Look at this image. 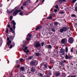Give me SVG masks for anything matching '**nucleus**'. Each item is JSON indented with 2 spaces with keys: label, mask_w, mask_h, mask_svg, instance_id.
Instances as JSON below:
<instances>
[{
  "label": "nucleus",
  "mask_w": 77,
  "mask_h": 77,
  "mask_svg": "<svg viewBox=\"0 0 77 77\" xmlns=\"http://www.w3.org/2000/svg\"><path fill=\"white\" fill-rule=\"evenodd\" d=\"M7 44L8 46H9L10 45V44H11V41H12L13 39H14V37H13V36H11L10 37V38H9L8 37L7 38Z\"/></svg>",
  "instance_id": "f257e3e1"
},
{
  "label": "nucleus",
  "mask_w": 77,
  "mask_h": 77,
  "mask_svg": "<svg viewBox=\"0 0 77 77\" xmlns=\"http://www.w3.org/2000/svg\"><path fill=\"white\" fill-rule=\"evenodd\" d=\"M40 68H42L44 70H46L47 69V65L46 64H41L40 65Z\"/></svg>",
  "instance_id": "f03ea898"
},
{
  "label": "nucleus",
  "mask_w": 77,
  "mask_h": 77,
  "mask_svg": "<svg viewBox=\"0 0 77 77\" xmlns=\"http://www.w3.org/2000/svg\"><path fill=\"white\" fill-rule=\"evenodd\" d=\"M34 46L35 47H36V48H38L41 47V44L38 41L36 42L34 44Z\"/></svg>",
  "instance_id": "7ed1b4c3"
},
{
  "label": "nucleus",
  "mask_w": 77,
  "mask_h": 77,
  "mask_svg": "<svg viewBox=\"0 0 77 77\" xmlns=\"http://www.w3.org/2000/svg\"><path fill=\"white\" fill-rule=\"evenodd\" d=\"M66 42H67V39H62L61 43V45L63 46L64 45H63V44H65L66 43Z\"/></svg>",
  "instance_id": "20e7f679"
},
{
  "label": "nucleus",
  "mask_w": 77,
  "mask_h": 77,
  "mask_svg": "<svg viewBox=\"0 0 77 77\" xmlns=\"http://www.w3.org/2000/svg\"><path fill=\"white\" fill-rule=\"evenodd\" d=\"M28 47H25V49L23 48V50L24 51V52L26 53V54L28 55V52H29V50L27 49Z\"/></svg>",
  "instance_id": "39448f33"
},
{
  "label": "nucleus",
  "mask_w": 77,
  "mask_h": 77,
  "mask_svg": "<svg viewBox=\"0 0 77 77\" xmlns=\"http://www.w3.org/2000/svg\"><path fill=\"white\" fill-rule=\"evenodd\" d=\"M21 10H15V11L13 13V15H14V16H15V15H17V13L18 12H21Z\"/></svg>",
  "instance_id": "423d86ee"
},
{
  "label": "nucleus",
  "mask_w": 77,
  "mask_h": 77,
  "mask_svg": "<svg viewBox=\"0 0 77 77\" xmlns=\"http://www.w3.org/2000/svg\"><path fill=\"white\" fill-rule=\"evenodd\" d=\"M74 40L72 37H70L69 38L68 42L70 44H72Z\"/></svg>",
  "instance_id": "0eeeda50"
},
{
  "label": "nucleus",
  "mask_w": 77,
  "mask_h": 77,
  "mask_svg": "<svg viewBox=\"0 0 77 77\" xmlns=\"http://www.w3.org/2000/svg\"><path fill=\"white\" fill-rule=\"evenodd\" d=\"M66 31V27H63L62 29H60V31L61 33H63V32Z\"/></svg>",
  "instance_id": "6e6552de"
},
{
  "label": "nucleus",
  "mask_w": 77,
  "mask_h": 77,
  "mask_svg": "<svg viewBox=\"0 0 77 77\" xmlns=\"http://www.w3.org/2000/svg\"><path fill=\"white\" fill-rule=\"evenodd\" d=\"M11 23L13 24V28L14 29H15V25H16V23L15 22L14 20H13L11 21Z\"/></svg>",
  "instance_id": "1a4fd4ad"
},
{
  "label": "nucleus",
  "mask_w": 77,
  "mask_h": 77,
  "mask_svg": "<svg viewBox=\"0 0 77 77\" xmlns=\"http://www.w3.org/2000/svg\"><path fill=\"white\" fill-rule=\"evenodd\" d=\"M60 51L63 55H64L65 54V50H64V49L62 48L61 49Z\"/></svg>",
  "instance_id": "9d476101"
},
{
  "label": "nucleus",
  "mask_w": 77,
  "mask_h": 77,
  "mask_svg": "<svg viewBox=\"0 0 77 77\" xmlns=\"http://www.w3.org/2000/svg\"><path fill=\"white\" fill-rule=\"evenodd\" d=\"M36 63H37V61H34L32 62L31 64V65H34L35 66H36Z\"/></svg>",
  "instance_id": "9b49d317"
},
{
  "label": "nucleus",
  "mask_w": 77,
  "mask_h": 77,
  "mask_svg": "<svg viewBox=\"0 0 77 77\" xmlns=\"http://www.w3.org/2000/svg\"><path fill=\"white\" fill-rule=\"evenodd\" d=\"M10 32H12L13 33H15V31H14V30H13V29H12V28L10 27Z\"/></svg>",
  "instance_id": "f8f14e48"
},
{
  "label": "nucleus",
  "mask_w": 77,
  "mask_h": 77,
  "mask_svg": "<svg viewBox=\"0 0 77 77\" xmlns=\"http://www.w3.org/2000/svg\"><path fill=\"white\" fill-rule=\"evenodd\" d=\"M31 71L32 72H33L35 71V68L34 67H32L31 68Z\"/></svg>",
  "instance_id": "ddd939ff"
},
{
  "label": "nucleus",
  "mask_w": 77,
  "mask_h": 77,
  "mask_svg": "<svg viewBox=\"0 0 77 77\" xmlns=\"http://www.w3.org/2000/svg\"><path fill=\"white\" fill-rule=\"evenodd\" d=\"M53 17L51 15L49 17H47V19L48 20H51V18H52Z\"/></svg>",
  "instance_id": "4468645a"
},
{
  "label": "nucleus",
  "mask_w": 77,
  "mask_h": 77,
  "mask_svg": "<svg viewBox=\"0 0 77 77\" xmlns=\"http://www.w3.org/2000/svg\"><path fill=\"white\" fill-rule=\"evenodd\" d=\"M59 75H60V73L59 72H57L56 74V77H58V76H59Z\"/></svg>",
  "instance_id": "2eb2a0df"
},
{
  "label": "nucleus",
  "mask_w": 77,
  "mask_h": 77,
  "mask_svg": "<svg viewBox=\"0 0 77 77\" xmlns=\"http://www.w3.org/2000/svg\"><path fill=\"white\" fill-rule=\"evenodd\" d=\"M20 70L23 71H24V68L23 67H20Z\"/></svg>",
  "instance_id": "dca6fc26"
},
{
  "label": "nucleus",
  "mask_w": 77,
  "mask_h": 77,
  "mask_svg": "<svg viewBox=\"0 0 77 77\" xmlns=\"http://www.w3.org/2000/svg\"><path fill=\"white\" fill-rule=\"evenodd\" d=\"M47 47H48V48H49V49L51 48H52V47L51 46V45H48L47 46Z\"/></svg>",
  "instance_id": "f3484780"
},
{
  "label": "nucleus",
  "mask_w": 77,
  "mask_h": 77,
  "mask_svg": "<svg viewBox=\"0 0 77 77\" xmlns=\"http://www.w3.org/2000/svg\"><path fill=\"white\" fill-rule=\"evenodd\" d=\"M30 38H31V37H28L26 38V39L27 41H29V40H30Z\"/></svg>",
  "instance_id": "a211bd4d"
},
{
  "label": "nucleus",
  "mask_w": 77,
  "mask_h": 77,
  "mask_svg": "<svg viewBox=\"0 0 77 77\" xmlns=\"http://www.w3.org/2000/svg\"><path fill=\"white\" fill-rule=\"evenodd\" d=\"M35 29L36 30H39V29H41V27L39 26H38L35 28Z\"/></svg>",
  "instance_id": "6ab92c4d"
},
{
  "label": "nucleus",
  "mask_w": 77,
  "mask_h": 77,
  "mask_svg": "<svg viewBox=\"0 0 77 77\" xmlns=\"http://www.w3.org/2000/svg\"><path fill=\"white\" fill-rule=\"evenodd\" d=\"M48 74H49V75H51L52 74L50 70L48 71Z\"/></svg>",
  "instance_id": "aec40b11"
},
{
  "label": "nucleus",
  "mask_w": 77,
  "mask_h": 77,
  "mask_svg": "<svg viewBox=\"0 0 77 77\" xmlns=\"http://www.w3.org/2000/svg\"><path fill=\"white\" fill-rule=\"evenodd\" d=\"M63 2V1H62V0H59V3L60 4V5H61V4H62Z\"/></svg>",
  "instance_id": "412c9836"
},
{
  "label": "nucleus",
  "mask_w": 77,
  "mask_h": 77,
  "mask_svg": "<svg viewBox=\"0 0 77 77\" xmlns=\"http://www.w3.org/2000/svg\"><path fill=\"white\" fill-rule=\"evenodd\" d=\"M35 54L36 56H39L40 54L38 53H36Z\"/></svg>",
  "instance_id": "4be33fe9"
},
{
  "label": "nucleus",
  "mask_w": 77,
  "mask_h": 77,
  "mask_svg": "<svg viewBox=\"0 0 77 77\" xmlns=\"http://www.w3.org/2000/svg\"><path fill=\"white\" fill-rule=\"evenodd\" d=\"M54 24L55 26H57V24H59V23L55 22Z\"/></svg>",
  "instance_id": "5701e85b"
},
{
  "label": "nucleus",
  "mask_w": 77,
  "mask_h": 77,
  "mask_svg": "<svg viewBox=\"0 0 77 77\" xmlns=\"http://www.w3.org/2000/svg\"><path fill=\"white\" fill-rule=\"evenodd\" d=\"M38 76H39V77H42L43 75L41 73H39L38 74Z\"/></svg>",
  "instance_id": "b1692460"
},
{
  "label": "nucleus",
  "mask_w": 77,
  "mask_h": 77,
  "mask_svg": "<svg viewBox=\"0 0 77 77\" xmlns=\"http://www.w3.org/2000/svg\"><path fill=\"white\" fill-rule=\"evenodd\" d=\"M31 36H32V35L30 34H29L28 35V37H29L30 38H31Z\"/></svg>",
  "instance_id": "393cba45"
},
{
  "label": "nucleus",
  "mask_w": 77,
  "mask_h": 77,
  "mask_svg": "<svg viewBox=\"0 0 77 77\" xmlns=\"http://www.w3.org/2000/svg\"><path fill=\"white\" fill-rule=\"evenodd\" d=\"M23 60H24V59H23V58H21V59H20V62H23Z\"/></svg>",
  "instance_id": "a878e982"
},
{
  "label": "nucleus",
  "mask_w": 77,
  "mask_h": 77,
  "mask_svg": "<svg viewBox=\"0 0 77 77\" xmlns=\"http://www.w3.org/2000/svg\"><path fill=\"white\" fill-rule=\"evenodd\" d=\"M65 58L66 59H68V56L67 55H66H66Z\"/></svg>",
  "instance_id": "bb28decb"
},
{
  "label": "nucleus",
  "mask_w": 77,
  "mask_h": 77,
  "mask_svg": "<svg viewBox=\"0 0 77 77\" xmlns=\"http://www.w3.org/2000/svg\"><path fill=\"white\" fill-rule=\"evenodd\" d=\"M8 30H9V29L8 28L6 29V32L7 33H8Z\"/></svg>",
  "instance_id": "cd10ccee"
},
{
  "label": "nucleus",
  "mask_w": 77,
  "mask_h": 77,
  "mask_svg": "<svg viewBox=\"0 0 77 77\" xmlns=\"http://www.w3.org/2000/svg\"><path fill=\"white\" fill-rule=\"evenodd\" d=\"M66 53H68V47H66Z\"/></svg>",
  "instance_id": "c85d7f7f"
},
{
  "label": "nucleus",
  "mask_w": 77,
  "mask_h": 77,
  "mask_svg": "<svg viewBox=\"0 0 77 77\" xmlns=\"http://www.w3.org/2000/svg\"><path fill=\"white\" fill-rule=\"evenodd\" d=\"M12 18H13V17L12 16H10V21H12Z\"/></svg>",
  "instance_id": "c756f323"
},
{
  "label": "nucleus",
  "mask_w": 77,
  "mask_h": 77,
  "mask_svg": "<svg viewBox=\"0 0 77 77\" xmlns=\"http://www.w3.org/2000/svg\"><path fill=\"white\" fill-rule=\"evenodd\" d=\"M23 6H26V5H27V4H26V2H25L23 4Z\"/></svg>",
  "instance_id": "7c9ffc66"
},
{
  "label": "nucleus",
  "mask_w": 77,
  "mask_h": 77,
  "mask_svg": "<svg viewBox=\"0 0 77 77\" xmlns=\"http://www.w3.org/2000/svg\"><path fill=\"white\" fill-rule=\"evenodd\" d=\"M75 2H76V0H74L72 1V3H75Z\"/></svg>",
  "instance_id": "2f4dec72"
},
{
  "label": "nucleus",
  "mask_w": 77,
  "mask_h": 77,
  "mask_svg": "<svg viewBox=\"0 0 77 77\" xmlns=\"http://www.w3.org/2000/svg\"><path fill=\"white\" fill-rule=\"evenodd\" d=\"M23 42L24 44H26V41H23Z\"/></svg>",
  "instance_id": "473e14b6"
},
{
  "label": "nucleus",
  "mask_w": 77,
  "mask_h": 77,
  "mask_svg": "<svg viewBox=\"0 0 77 77\" xmlns=\"http://www.w3.org/2000/svg\"><path fill=\"white\" fill-rule=\"evenodd\" d=\"M19 14L20 15H22L23 14V12H21L19 13Z\"/></svg>",
  "instance_id": "72a5a7b5"
},
{
  "label": "nucleus",
  "mask_w": 77,
  "mask_h": 77,
  "mask_svg": "<svg viewBox=\"0 0 77 77\" xmlns=\"http://www.w3.org/2000/svg\"><path fill=\"white\" fill-rule=\"evenodd\" d=\"M73 48H72L71 49V52H72L73 51Z\"/></svg>",
  "instance_id": "f704fd0d"
},
{
  "label": "nucleus",
  "mask_w": 77,
  "mask_h": 77,
  "mask_svg": "<svg viewBox=\"0 0 77 77\" xmlns=\"http://www.w3.org/2000/svg\"><path fill=\"white\" fill-rule=\"evenodd\" d=\"M13 47L12 45H11L10 46V48H12V47Z\"/></svg>",
  "instance_id": "c9c22d12"
},
{
  "label": "nucleus",
  "mask_w": 77,
  "mask_h": 77,
  "mask_svg": "<svg viewBox=\"0 0 77 77\" xmlns=\"http://www.w3.org/2000/svg\"><path fill=\"white\" fill-rule=\"evenodd\" d=\"M21 8L22 10H23V9H24V7L23 6H21Z\"/></svg>",
  "instance_id": "e433bc0d"
},
{
  "label": "nucleus",
  "mask_w": 77,
  "mask_h": 77,
  "mask_svg": "<svg viewBox=\"0 0 77 77\" xmlns=\"http://www.w3.org/2000/svg\"><path fill=\"white\" fill-rule=\"evenodd\" d=\"M52 32H55V30H54V29H52Z\"/></svg>",
  "instance_id": "4c0bfd02"
},
{
  "label": "nucleus",
  "mask_w": 77,
  "mask_h": 77,
  "mask_svg": "<svg viewBox=\"0 0 77 77\" xmlns=\"http://www.w3.org/2000/svg\"><path fill=\"white\" fill-rule=\"evenodd\" d=\"M13 11H14V10H13L11 11H9V13H12V12Z\"/></svg>",
  "instance_id": "58836bf2"
},
{
  "label": "nucleus",
  "mask_w": 77,
  "mask_h": 77,
  "mask_svg": "<svg viewBox=\"0 0 77 77\" xmlns=\"http://www.w3.org/2000/svg\"><path fill=\"white\" fill-rule=\"evenodd\" d=\"M54 11L55 12H57V10L56 9H55L54 10Z\"/></svg>",
  "instance_id": "ea45409f"
},
{
  "label": "nucleus",
  "mask_w": 77,
  "mask_h": 77,
  "mask_svg": "<svg viewBox=\"0 0 77 77\" xmlns=\"http://www.w3.org/2000/svg\"><path fill=\"white\" fill-rule=\"evenodd\" d=\"M55 8L57 9V8H58V5H56L55 6Z\"/></svg>",
  "instance_id": "a19ab883"
},
{
  "label": "nucleus",
  "mask_w": 77,
  "mask_h": 77,
  "mask_svg": "<svg viewBox=\"0 0 77 77\" xmlns=\"http://www.w3.org/2000/svg\"><path fill=\"white\" fill-rule=\"evenodd\" d=\"M70 77H75V75H71Z\"/></svg>",
  "instance_id": "79ce46f5"
},
{
  "label": "nucleus",
  "mask_w": 77,
  "mask_h": 77,
  "mask_svg": "<svg viewBox=\"0 0 77 77\" xmlns=\"http://www.w3.org/2000/svg\"><path fill=\"white\" fill-rule=\"evenodd\" d=\"M32 58V57H29V58H28V59L29 60H30V59H31Z\"/></svg>",
  "instance_id": "37998d69"
},
{
  "label": "nucleus",
  "mask_w": 77,
  "mask_h": 77,
  "mask_svg": "<svg viewBox=\"0 0 77 77\" xmlns=\"http://www.w3.org/2000/svg\"><path fill=\"white\" fill-rule=\"evenodd\" d=\"M72 17H75V15L74 14H72Z\"/></svg>",
  "instance_id": "c03bdc74"
},
{
  "label": "nucleus",
  "mask_w": 77,
  "mask_h": 77,
  "mask_svg": "<svg viewBox=\"0 0 77 77\" xmlns=\"http://www.w3.org/2000/svg\"><path fill=\"white\" fill-rule=\"evenodd\" d=\"M42 46H43L44 45V43H42Z\"/></svg>",
  "instance_id": "a18cd8bd"
},
{
  "label": "nucleus",
  "mask_w": 77,
  "mask_h": 77,
  "mask_svg": "<svg viewBox=\"0 0 77 77\" xmlns=\"http://www.w3.org/2000/svg\"><path fill=\"white\" fill-rule=\"evenodd\" d=\"M75 10H76V11H77V7H75Z\"/></svg>",
  "instance_id": "49530a36"
},
{
  "label": "nucleus",
  "mask_w": 77,
  "mask_h": 77,
  "mask_svg": "<svg viewBox=\"0 0 77 77\" xmlns=\"http://www.w3.org/2000/svg\"><path fill=\"white\" fill-rule=\"evenodd\" d=\"M8 27H10L11 26L10 25H8Z\"/></svg>",
  "instance_id": "de8ad7c7"
},
{
  "label": "nucleus",
  "mask_w": 77,
  "mask_h": 77,
  "mask_svg": "<svg viewBox=\"0 0 77 77\" xmlns=\"http://www.w3.org/2000/svg\"><path fill=\"white\" fill-rule=\"evenodd\" d=\"M16 62L17 63H18V60H17Z\"/></svg>",
  "instance_id": "09e8293b"
},
{
  "label": "nucleus",
  "mask_w": 77,
  "mask_h": 77,
  "mask_svg": "<svg viewBox=\"0 0 77 77\" xmlns=\"http://www.w3.org/2000/svg\"><path fill=\"white\" fill-rule=\"evenodd\" d=\"M49 68V69H52V67H51V66H50Z\"/></svg>",
  "instance_id": "8fccbe9b"
},
{
  "label": "nucleus",
  "mask_w": 77,
  "mask_h": 77,
  "mask_svg": "<svg viewBox=\"0 0 77 77\" xmlns=\"http://www.w3.org/2000/svg\"><path fill=\"white\" fill-rule=\"evenodd\" d=\"M64 12H60L59 14H63Z\"/></svg>",
  "instance_id": "3c124183"
},
{
  "label": "nucleus",
  "mask_w": 77,
  "mask_h": 77,
  "mask_svg": "<svg viewBox=\"0 0 77 77\" xmlns=\"http://www.w3.org/2000/svg\"><path fill=\"white\" fill-rule=\"evenodd\" d=\"M63 62L64 63H65V62H66V60H64V61H63Z\"/></svg>",
  "instance_id": "603ef678"
},
{
  "label": "nucleus",
  "mask_w": 77,
  "mask_h": 77,
  "mask_svg": "<svg viewBox=\"0 0 77 77\" xmlns=\"http://www.w3.org/2000/svg\"><path fill=\"white\" fill-rule=\"evenodd\" d=\"M28 1H29V3H31V2H30V0H28Z\"/></svg>",
  "instance_id": "864d4df0"
},
{
  "label": "nucleus",
  "mask_w": 77,
  "mask_h": 77,
  "mask_svg": "<svg viewBox=\"0 0 77 77\" xmlns=\"http://www.w3.org/2000/svg\"><path fill=\"white\" fill-rule=\"evenodd\" d=\"M20 66V65H19L18 66H17V68H18Z\"/></svg>",
  "instance_id": "5fc2aeb1"
},
{
  "label": "nucleus",
  "mask_w": 77,
  "mask_h": 77,
  "mask_svg": "<svg viewBox=\"0 0 77 77\" xmlns=\"http://www.w3.org/2000/svg\"><path fill=\"white\" fill-rule=\"evenodd\" d=\"M38 1H39V0H37L36 2V3H38Z\"/></svg>",
  "instance_id": "6e6d98bb"
},
{
  "label": "nucleus",
  "mask_w": 77,
  "mask_h": 77,
  "mask_svg": "<svg viewBox=\"0 0 77 77\" xmlns=\"http://www.w3.org/2000/svg\"><path fill=\"white\" fill-rule=\"evenodd\" d=\"M63 2H65V1H66V0H63Z\"/></svg>",
  "instance_id": "4d7b16f0"
},
{
  "label": "nucleus",
  "mask_w": 77,
  "mask_h": 77,
  "mask_svg": "<svg viewBox=\"0 0 77 77\" xmlns=\"http://www.w3.org/2000/svg\"><path fill=\"white\" fill-rule=\"evenodd\" d=\"M44 1H45L44 0H43V1H42V2H44Z\"/></svg>",
  "instance_id": "13d9d810"
},
{
  "label": "nucleus",
  "mask_w": 77,
  "mask_h": 77,
  "mask_svg": "<svg viewBox=\"0 0 77 77\" xmlns=\"http://www.w3.org/2000/svg\"><path fill=\"white\" fill-rule=\"evenodd\" d=\"M2 5H1L0 6L1 7H2Z\"/></svg>",
  "instance_id": "bf43d9fd"
},
{
  "label": "nucleus",
  "mask_w": 77,
  "mask_h": 77,
  "mask_svg": "<svg viewBox=\"0 0 77 77\" xmlns=\"http://www.w3.org/2000/svg\"><path fill=\"white\" fill-rule=\"evenodd\" d=\"M68 58H69V59H71V58H70V57H68Z\"/></svg>",
  "instance_id": "052dcab7"
},
{
  "label": "nucleus",
  "mask_w": 77,
  "mask_h": 77,
  "mask_svg": "<svg viewBox=\"0 0 77 77\" xmlns=\"http://www.w3.org/2000/svg\"><path fill=\"white\" fill-rule=\"evenodd\" d=\"M38 36V34L37 35V36Z\"/></svg>",
  "instance_id": "680f3d73"
},
{
  "label": "nucleus",
  "mask_w": 77,
  "mask_h": 77,
  "mask_svg": "<svg viewBox=\"0 0 77 77\" xmlns=\"http://www.w3.org/2000/svg\"><path fill=\"white\" fill-rule=\"evenodd\" d=\"M76 53L77 54V51H76Z\"/></svg>",
  "instance_id": "e2e57ef3"
},
{
  "label": "nucleus",
  "mask_w": 77,
  "mask_h": 77,
  "mask_svg": "<svg viewBox=\"0 0 77 77\" xmlns=\"http://www.w3.org/2000/svg\"><path fill=\"white\" fill-rule=\"evenodd\" d=\"M40 5V4H38V5Z\"/></svg>",
  "instance_id": "0e129e2a"
},
{
  "label": "nucleus",
  "mask_w": 77,
  "mask_h": 77,
  "mask_svg": "<svg viewBox=\"0 0 77 77\" xmlns=\"http://www.w3.org/2000/svg\"><path fill=\"white\" fill-rule=\"evenodd\" d=\"M50 25H51V23L50 24Z\"/></svg>",
  "instance_id": "69168bd1"
},
{
  "label": "nucleus",
  "mask_w": 77,
  "mask_h": 77,
  "mask_svg": "<svg viewBox=\"0 0 77 77\" xmlns=\"http://www.w3.org/2000/svg\"><path fill=\"white\" fill-rule=\"evenodd\" d=\"M2 44V43H1Z\"/></svg>",
  "instance_id": "338daca9"
},
{
  "label": "nucleus",
  "mask_w": 77,
  "mask_h": 77,
  "mask_svg": "<svg viewBox=\"0 0 77 77\" xmlns=\"http://www.w3.org/2000/svg\"><path fill=\"white\" fill-rule=\"evenodd\" d=\"M68 36H69V35H68Z\"/></svg>",
  "instance_id": "774afa93"
}]
</instances>
